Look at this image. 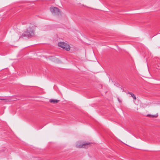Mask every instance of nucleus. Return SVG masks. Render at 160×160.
<instances>
[{
  "label": "nucleus",
  "mask_w": 160,
  "mask_h": 160,
  "mask_svg": "<svg viewBox=\"0 0 160 160\" xmlns=\"http://www.w3.org/2000/svg\"><path fill=\"white\" fill-rule=\"evenodd\" d=\"M35 27L34 25L31 24L29 28L27 29L22 35L19 37V38H23L24 37L29 38L33 36L34 34Z\"/></svg>",
  "instance_id": "f257e3e1"
},
{
  "label": "nucleus",
  "mask_w": 160,
  "mask_h": 160,
  "mask_svg": "<svg viewBox=\"0 0 160 160\" xmlns=\"http://www.w3.org/2000/svg\"><path fill=\"white\" fill-rule=\"evenodd\" d=\"M90 144V143L89 142L88 143H82L80 145H78V144H77L76 145V146L77 148H88V145H89Z\"/></svg>",
  "instance_id": "20e7f679"
},
{
  "label": "nucleus",
  "mask_w": 160,
  "mask_h": 160,
  "mask_svg": "<svg viewBox=\"0 0 160 160\" xmlns=\"http://www.w3.org/2000/svg\"><path fill=\"white\" fill-rule=\"evenodd\" d=\"M128 93L134 99L136 100V98L134 94L130 92H128Z\"/></svg>",
  "instance_id": "423d86ee"
},
{
  "label": "nucleus",
  "mask_w": 160,
  "mask_h": 160,
  "mask_svg": "<svg viewBox=\"0 0 160 160\" xmlns=\"http://www.w3.org/2000/svg\"><path fill=\"white\" fill-rule=\"evenodd\" d=\"M51 12L55 14L58 15L60 13V10L58 8L52 7L50 8Z\"/></svg>",
  "instance_id": "7ed1b4c3"
},
{
  "label": "nucleus",
  "mask_w": 160,
  "mask_h": 160,
  "mask_svg": "<svg viewBox=\"0 0 160 160\" xmlns=\"http://www.w3.org/2000/svg\"><path fill=\"white\" fill-rule=\"evenodd\" d=\"M147 116L148 117H151L152 118L156 117V116L155 115H151V114H148L147 115Z\"/></svg>",
  "instance_id": "0eeeda50"
},
{
  "label": "nucleus",
  "mask_w": 160,
  "mask_h": 160,
  "mask_svg": "<svg viewBox=\"0 0 160 160\" xmlns=\"http://www.w3.org/2000/svg\"><path fill=\"white\" fill-rule=\"evenodd\" d=\"M58 45L59 47L67 51H69L70 50V47L69 45L65 42H59L58 43Z\"/></svg>",
  "instance_id": "f03ea898"
},
{
  "label": "nucleus",
  "mask_w": 160,
  "mask_h": 160,
  "mask_svg": "<svg viewBox=\"0 0 160 160\" xmlns=\"http://www.w3.org/2000/svg\"><path fill=\"white\" fill-rule=\"evenodd\" d=\"M59 101V100L55 99H50V102L54 104L58 103Z\"/></svg>",
  "instance_id": "39448f33"
},
{
  "label": "nucleus",
  "mask_w": 160,
  "mask_h": 160,
  "mask_svg": "<svg viewBox=\"0 0 160 160\" xmlns=\"http://www.w3.org/2000/svg\"><path fill=\"white\" fill-rule=\"evenodd\" d=\"M0 100H5V101L7 102L8 101V100L6 99H3V98L0 99Z\"/></svg>",
  "instance_id": "6e6552de"
}]
</instances>
